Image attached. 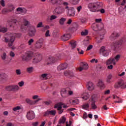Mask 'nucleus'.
<instances>
[{
	"instance_id": "obj_1",
	"label": "nucleus",
	"mask_w": 126,
	"mask_h": 126,
	"mask_svg": "<svg viewBox=\"0 0 126 126\" xmlns=\"http://www.w3.org/2000/svg\"><path fill=\"white\" fill-rule=\"evenodd\" d=\"M22 60L25 61V62H29L31 61L32 59L33 63H38L42 61V55L38 54L34 56V53L32 51H29L26 53L22 57Z\"/></svg>"
},
{
	"instance_id": "obj_2",
	"label": "nucleus",
	"mask_w": 126,
	"mask_h": 126,
	"mask_svg": "<svg viewBox=\"0 0 126 126\" xmlns=\"http://www.w3.org/2000/svg\"><path fill=\"white\" fill-rule=\"evenodd\" d=\"M49 1L51 2V3H58L59 4H63L64 5V8H65L66 12L68 13V16H74L75 15V11L74 10V8L69 7L68 6L69 4L67 2H64L63 0H49Z\"/></svg>"
},
{
	"instance_id": "obj_3",
	"label": "nucleus",
	"mask_w": 126,
	"mask_h": 126,
	"mask_svg": "<svg viewBox=\"0 0 126 126\" xmlns=\"http://www.w3.org/2000/svg\"><path fill=\"white\" fill-rule=\"evenodd\" d=\"M20 37H21V34L20 33H11L9 38L6 37L5 38L4 41L5 43H8V47H12V45H13V42H14V40H15V38H20Z\"/></svg>"
},
{
	"instance_id": "obj_4",
	"label": "nucleus",
	"mask_w": 126,
	"mask_h": 126,
	"mask_svg": "<svg viewBox=\"0 0 126 126\" xmlns=\"http://www.w3.org/2000/svg\"><path fill=\"white\" fill-rule=\"evenodd\" d=\"M98 31L102 32V34L100 35L99 38L100 39V41H98V43H101V41L104 39V35L106 34V30L104 29V24L103 23H98Z\"/></svg>"
},
{
	"instance_id": "obj_5",
	"label": "nucleus",
	"mask_w": 126,
	"mask_h": 126,
	"mask_svg": "<svg viewBox=\"0 0 126 126\" xmlns=\"http://www.w3.org/2000/svg\"><path fill=\"white\" fill-rule=\"evenodd\" d=\"M88 8L92 12H97L99 11L98 10V6H97V4L94 2H91L88 4Z\"/></svg>"
},
{
	"instance_id": "obj_6",
	"label": "nucleus",
	"mask_w": 126,
	"mask_h": 126,
	"mask_svg": "<svg viewBox=\"0 0 126 126\" xmlns=\"http://www.w3.org/2000/svg\"><path fill=\"white\" fill-rule=\"evenodd\" d=\"M60 58H56V57L50 56L49 57L47 61L45 63V64L47 65H49L50 64H53V63H55L57 61H58V59L60 60Z\"/></svg>"
},
{
	"instance_id": "obj_7",
	"label": "nucleus",
	"mask_w": 126,
	"mask_h": 126,
	"mask_svg": "<svg viewBox=\"0 0 126 126\" xmlns=\"http://www.w3.org/2000/svg\"><path fill=\"white\" fill-rule=\"evenodd\" d=\"M99 52L103 56V57H108L109 56V53L110 51L107 49L105 46H102L100 49Z\"/></svg>"
},
{
	"instance_id": "obj_8",
	"label": "nucleus",
	"mask_w": 126,
	"mask_h": 126,
	"mask_svg": "<svg viewBox=\"0 0 126 126\" xmlns=\"http://www.w3.org/2000/svg\"><path fill=\"white\" fill-rule=\"evenodd\" d=\"M64 9H65V8H64V6H63V7L58 6L56 8L55 11L56 14L61 15L64 12Z\"/></svg>"
},
{
	"instance_id": "obj_9",
	"label": "nucleus",
	"mask_w": 126,
	"mask_h": 126,
	"mask_svg": "<svg viewBox=\"0 0 126 126\" xmlns=\"http://www.w3.org/2000/svg\"><path fill=\"white\" fill-rule=\"evenodd\" d=\"M89 66H88V64L86 63H83L82 62L81 63V66L78 68L79 71H82L83 69L84 70H87L88 69Z\"/></svg>"
},
{
	"instance_id": "obj_10",
	"label": "nucleus",
	"mask_w": 126,
	"mask_h": 126,
	"mask_svg": "<svg viewBox=\"0 0 126 126\" xmlns=\"http://www.w3.org/2000/svg\"><path fill=\"white\" fill-rule=\"evenodd\" d=\"M56 113L57 112L56 110H48L44 112V117H48V116H53V117H55Z\"/></svg>"
},
{
	"instance_id": "obj_11",
	"label": "nucleus",
	"mask_w": 126,
	"mask_h": 126,
	"mask_svg": "<svg viewBox=\"0 0 126 126\" xmlns=\"http://www.w3.org/2000/svg\"><path fill=\"white\" fill-rule=\"evenodd\" d=\"M63 105V104L61 102L57 104V106H55V109H57L58 111V113L60 114H63V107H62V106Z\"/></svg>"
},
{
	"instance_id": "obj_12",
	"label": "nucleus",
	"mask_w": 126,
	"mask_h": 126,
	"mask_svg": "<svg viewBox=\"0 0 126 126\" xmlns=\"http://www.w3.org/2000/svg\"><path fill=\"white\" fill-rule=\"evenodd\" d=\"M27 118L28 120H33V119L35 118V113L32 111L28 112L27 115Z\"/></svg>"
},
{
	"instance_id": "obj_13",
	"label": "nucleus",
	"mask_w": 126,
	"mask_h": 126,
	"mask_svg": "<svg viewBox=\"0 0 126 126\" xmlns=\"http://www.w3.org/2000/svg\"><path fill=\"white\" fill-rule=\"evenodd\" d=\"M30 36H35L36 34V28L34 26H31L29 29Z\"/></svg>"
},
{
	"instance_id": "obj_14",
	"label": "nucleus",
	"mask_w": 126,
	"mask_h": 126,
	"mask_svg": "<svg viewBox=\"0 0 126 126\" xmlns=\"http://www.w3.org/2000/svg\"><path fill=\"white\" fill-rule=\"evenodd\" d=\"M87 88L90 91H92V90H94L95 88V86L94 85V84L91 82H89L86 84Z\"/></svg>"
},
{
	"instance_id": "obj_15",
	"label": "nucleus",
	"mask_w": 126,
	"mask_h": 126,
	"mask_svg": "<svg viewBox=\"0 0 126 126\" xmlns=\"http://www.w3.org/2000/svg\"><path fill=\"white\" fill-rule=\"evenodd\" d=\"M64 75L68 78H72V77H74L75 76L74 73L70 71H65L64 72Z\"/></svg>"
},
{
	"instance_id": "obj_16",
	"label": "nucleus",
	"mask_w": 126,
	"mask_h": 126,
	"mask_svg": "<svg viewBox=\"0 0 126 126\" xmlns=\"http://www.w3.org/2000/svg\"><path fill=\"white\" fill-rule=\"evenodd\" d=\"M67 68V63H64L59 65L57 67V69L59 71H60V70L65 69V68Z\"/></svg>"
},
{
	"instance_id": "obj_17",
	"label": "nucleus",
	"mask_w": 126,
	"mask_h": 126,
	"mask_svg": "<svg viewBox=\"0 0 126 126\" xmlns=\"http://www.w3.org/2000/svg\"><path fill=\"white\" fill-rule=\"evenodd\" d=\"M97 86L99 87L100 89H104L105 88V84L101 79H99L97 82Z\"/></svg>"
},
{
	"instance_id": "obj_18",
	"label": "nucleus",
	"mask_w": 126,
	"mask_h": 126,
	"mask_svg": "<svg viewBox=\"0 0 126 126\" xmlns=\"http://www.w3.org/2000/svg\"><path fill=\"white\" fill-rule=\"evenodd\" d=\"M106 64H114L115 65V64H116L115 59H114V58H109L106 62Z\"/></svg>"
},
{
	"instance_id": "obj_19",
	"label": "nucleus",
	"mask_w": 126,
	"mask_h": 126,
	"mask_svg": "<svg viewBox=\"0 0 126 126\" xmlns=\"http://www.w3.org/2000/svg\"><path fill=\"white\" fill-rule=\"evenodd\" d=\"M8 23H9L10 27H14L15 25H17L18 22L16 20H11V21H8Z\"/></svg>"
},
{
	"instance_id": "obj_20",
	"label": "nucleus",
	"mask_w": 126,
	"mask_h": 126,
	"mask_svg": "<svg viewBox=\"0 0 126 126\" xmlns=\"http://www.w3.org/2000/svg\"><path fill=\"white\" fill-rule=\"evenodd\" d=\"M70 34H64L63 36H62L61 39L63 41H67L70 38Z\"/></svg>"
},
{
	"instance_id": "obj_21",
	"label": "nucleus",
	"mask_w": 126,
	"mask_h": 126,
	"mask_svg": "<svg viewBox=\"0 0 126 126\" xmlns=\"http://www.w3.org/2000/svg\"><path fill=\"white\" fill-rule=\"evenodd\" d=\"M124 81L123 80H121L119 82L115 84V88H120V87L124 86Z\"/></svg>"
},
{
	"instance_id": "obj_22",
	"label": "nucleus",
	"mask_w": 126,
	"mask_h": 126,
	"mask_svg": "<svg viewBox=\"0 0 126 126\" xmlns=\"http://www.w3.org/2000/svg\"><path fill=\"white\" fill-rule=\"evenodd\" d=\"M61 94V95L63 97V98H65L68 96L67 91H66V90H65V89H62Z\"/></svg>"
},
{
	"instance_id": "obj_23",
	"label": "nucleus",
	"mask_w": 126,
	"mask_h": 126,
	"mask_svg": "<svg viewBox=\"0 0 126 126\" xmlns=\"http://www.w3.org/2000/svg\"><path fill=\"white\" fill-rule=\"evenodd\" d=\"M98 23H94L92 25V28L94 31H99V28Z\"/></svg>"
},
{
	"instance_id": "obj_24",
	"label": "nucleus",
	"mask_w": 126,
	"mask_h": 126,
	"mask_svg": "<svg viewBox=\"0 0 126 126\" xmlns=\"http://www.w3.org/2000/svg\"><path fill=\"white\" fill-rule=\"evenodd\" d=\"M17 12H21L22 13H26L27 12V10L25 8L18 7L16 9Z\"/></svg>"
},
{
	"instance_id": "obj_25",
	"label": "nucleus",
	"mask_w": 126,
	"mask_h": 126,
	"mask_svg": "<svg viewBox=\"0 0 126 126\" xmlns=\"http://www.w3.org/2000/svg\"><path fill=\"white\" fill-rule=\"evenodd\" d=\"M1 58L2 59V61H4V62H6L8 59V56L6 55V53L5 52L3 53L1 55Z\"/></svg>"
},
{
	"instance_id": "obj_26",
	"label": "nucleus",
	"mask_w": 126,
	"mask_h": 126,
	"mask_svg": "<svg viewBox=\"0 0 126 126\" xmlns=\"http://www.w3.org/2000/svg\"><path fill=\"white\" fill-rule=\"evenodd\" d=\"M90 97V95L88 93H85L82 94V98L84 100H87L88 99H89V97Z\"/></svg>"
},
{
	"instance_id": "obj_27",
	"label": "nucleus",
	"mask_w": 126,
	"mask_h": 126,
	"mask_svg": "<svg viewBox=\"0 0 126 126\" xmlns=\"http://www.w3.org/2000/svg\"><path fill=\"white\" fill-rule=\"evenodd\" d=\"M43 46V42H40L39 41L36 42L35 46L36 49H40V48H42Z\"/></svg>"
},
{
	"instance_id": "obj_28",
	"label": "nucleus",
	"mask_w": 126,
	"mask_h": 126,
	"mask_svg": "<svg viewBox=\"0 0 126 126\" xmlns=\"http://www.w3.org/2000/svg\"><path fill=\"white\" fill-rule=\"evenodd\" d=\"M91 107L93 110H95V109H97V105L95 104V101L93 100V99H92Z\"/></svg>"
},
{
	"instance_id": "obj_29",
	"label": "nucleus",
	"mask_w": 126,
	"mask_h": 126,
	"mask_svg": "<svg viewBox=\"0 0 126 126\" xmlns=\"http://www.w3.org/2000/svg\"><path fill=\"white\" fill-rule=\"evenodd\" d=\"M26 71L28 73H32L34 71V67L33 66L29 67L27 68Z\"/></svg>"
},
{
	"instance_id": "obj_30",
	"label": "nucleus",
	"mask_w": 126,
	"mask_h": 126,
	"mask_svg": "<svg viewBox=\"0 0 126 126\" xmlns=\"http://www.w3.org/2000/svg\"><path fill=\"white\" fill-rule=\"evenodd\" d=\"M5 79V74L3 73H0V83H1Z\"/></svg>"
},
{
	"instance_id": "obj_31",
	"label": "nucleus",
	"mask_w": 126,
	"mask_h": 126,
	"mask_svg": "<svg viewBox=\"0 0 126 126\" xmlns=\"http://www.w3.org/2000/svg\"><path fill=\"white\" fill-rule=\"evenodd\" d=\"M82 109L87 111L89 109V103H85L82 105Z\"/></svg>"
},
{
	"instance_id": "obj_32",
	"label": "nucleus",
	"mask_w": 126,
	"mask_h": 126,
	"mask_svg": "<svg viewBox=\"0 0 126 126\" xmlns=\"http://www.w3.org/2000/svg\"><path fill=\"white\" fill-rule=\"evenodd\" d=\"M26 102L29 104V105H35V102L34 100H31L29 98L26 99Z\"/></svg>"
},
{
	"instance_id": "obj_33",
	"label": "nucleus",
	"mask_w": 126,
	"mask_h": 126,
	"mask_svg": "<svg viewBox=\"0 0 126 126\" xmlns=\"http://www.w3.org/2000/svg\"><path fill=\"white\" fill-rule=\"evenodd\" d=\"M15 8L14 7V6H13V5H12V4H8V9L10 12L13 11V10H14Z\"/></svg>"
},
{
	"instance_id": "obj_34",
	"label": "nucleus",
	"mask_w": 126,
	"mask_h": 126,
	"mask_svg": "<svg viewBox=\"0 0 126 126\" xmlns=\"http://www.w3.org/2000/svg\"><path fill=\"white\" fill-rule=\"evenodd\" d=\"M69 44L71 45L72 49H74L76 47V41H75L72 40L70 42Z\"/></svg>"
},
{
	"instance_id": "obj_35",
	"label": "nucleus",
	"mask_w": 126,
	"mask_h": 126,
	"mask_svg": "<svg viewBox=\"0 0 126 126\" xmlns=\"http://www.w3.org/2000/svg\"><path fill=\"white\" fill-rule=\"evenodd\" d=\"M112 77H113V75L112 74H109L107 76V79H106V82L107 83H111L112 81H111V79H112Z\"/></svg>"
},
{
	"instance_id": "obj_36",
	"label": "nucleus",
	"mask_w": 126,
	"mask_h": 126,
	"mask_svg": "<svg viewBox=\"0 0 126 126\" xmlns=\"http://www.w3.org/2000/svg\"><path fill=\"white\" fill-rule=\"evenodd\" d=\"M66 20V19L64 18H61L59 20V23L60 25H63L64 24V22H65V21Z\"/></svg>"
},
{
	"instance_id": "obj_37",
	"label": "nucleus",
	"mask_w": 126,
	"mask_h": 126,
	"mask_svg": "<svg viewBox=\"0 0 126 126\" xmlns=\"http://www.w3.org/2000/svg\"><path fill=\"white\" fill-rule=\"evenodd\" d=\"M66 119L64 117H62V118L60 120L59 125L61 124H64L65 123Z\"/></svg>"
},
{
	"instance_id": "obj_38",
	"label": "nucleus",
	"mask_w": 126,
	"mask_h": 126,
	"mask_svg": "<svg viewBox=\"0 0 126 126\" xmlns=\"http://www.w3.org/2000/svg\"><path fill=\"white\" fill-rule=\"evenodd\" d=\"M19 89V87L18 85H12V91H15L16 90H18Z\"/></svg>"
},
{
	"instance_id": "obj_39",
	"label": "nucleus",
	"mask_w": 126,
	"mask_h": 126,
	"mask_svg": "<svg viewBox=\"0 0 126 126\" xmlns=\"http://www.w3.org/2000/svg\"><path fill=\"white\" fill-rule=\"evenodd\" d=\"M7 31V29L5 28H2L0 26V32H2L3 33H5Z\"/></svg>"
},
{
	"instance_id": "obj_40",
	"label": "nucleus",
	"mask_w": 126,
	"mask_h": 126,
	"mask_svg": "<svg viewBox=\"0 0 126 126\" xmlns=\"http://www.w3.org/2000/svg\"><path fill=\"white\" fill-rule=\"evenodd\" d=\"M77 51L79 55H83L84 54V51L80 48H77Z\"/></svg>"
},
{
	"instance_id": "obj_41",
	"label": "nucleus",
	"mask_w": 126,
	"mask_h": 126,
	"mask_svg": "<svg viewBox=\"0 0 126 126\" xmlns=\"http://www.w3.org/2000/svg\"><path fill=\"white\" fill-rule=\"evenodd\" d=\"M88 34V31L87 30H85V31H83L81 32L82 36H86Z\"/></svg>"
},
{
	"instance_id": "obj_42",
	"label": "nucleus",
	"mask_w": 126,
	"mask_h": 126,
	"mask_svg": "<svg viewBox=\"0 0 126 126\" xmlns=\"http://www.w3.org/2000/svg\"><path fill=\"white\" fill-rule=\"evenodd\" d=\"M112 47H114V48H118V46H119V43L118 41L113 43L111 44Z\"/></svg>"
},
{
	"instance_id": "obj_43",
	"label": "nucleus",
	"mask_w": 126,
	"mask_h": 126,
	"mask_svg": "<svg viewBox=\"0 0 126 126\" xmlns=\"http://www.w3.org/2000/svg\"><path fill=\"white\" fill-rule=\"evenodd\" d=\"M8 12H10L9 11V10H8V9L4 8L2 10V13H3V14H5V13H7Z\"/></svg>"
},
{
	"instance_id": "obj_44",
	"label": "nucleus",
	"mask_w": 126,
	"mask_h": 126,
	"mask_svg": "<svg viewBox=\"0 0 126 126\" xmlns=\"http://www.w3.org/2000/svg\"><path fill=\"white\" fill-rule=\"evenodd\" d=\"M120 36V34L118 32H114L112 33L111 35V37H113V38L115 37H119Z\"/></svg>"
},
{
	"instance_id": "obj_45",
	"label": "nucleus",
	"mask_w": 126,
	"mask_h": 126,
	"mask_svg": "<svg viewBox=\"0 0 126 126\" xmlns=\"http://www.w3.org/2000/svg\"><path fill=\"white\" fill-rule=\"evenodd\" d=\"M21 109V107H20V106H16L13 108V111H14V112H17V111L20 110Z\"/></svg>"
},
{
	"instance_id": "obj_46",
	"label": "nucleus",
	"mask_w": 126,
	"mask_h": 126,
	"mask_svg": "<svg viewBox=\"0 0 126 126\" xmlns=\"http://www.w3.org/2000/svg\"><path fill=\"white\" fill-rule=\"evenodd\" d=\"M15 72L17 75H20L21 74V70L20 69H16Z\"/></svg>"
},
{
	"instance_id": "obj_47",
	"label": "nucleus",
	"mask_w": 126,
	"mask_h": 126,
	"mask_svg": "<svg viewBox=\"0 0 126 126\" xmlns=\"http://www.w3.org/2000/svg\"><path fill=\"white\" fill-rule=\"evenodd\" d=\"M80 0H71V1L73 4H77Z\"/></svg>"
},
{
	"instance_id": "obj_48",
	"label": "nucleus",
	"mask_w": 126,
	"mask_h": 126,
	"mask_svg": "<svg viewBox=\"0 0 126 126\" xmlns=\"http://www.w3.org/2000/svg\"><path fill=\"white\" fill-rule=\"evenodd\" d=\"M6 90H7V91H12V85H10L6 87Z\"/></svg>"
},
{
	"instance_id": "obj_49",
	"label": "nucleus",
	"mask_w": 126,
	"mask_h": 126,
	"mask_svg": "<svg viewBox=\"0 0 126 126\" xmlns=\"http://www.w3.org/2000/svg\"><path fill=\"white\" fill-rule=\"evenodd\" d=\"M24 23L25 26H27V27H28V26H29V22L28 21H27L26 20H24Z\"/></svg>"
},
{
	"instance_id": "obj_50",
	"label": "nucleus",
	"mask_w": 126,
	"mask_h": 126,
	"mask_svg": "<svg viewBox=\"0 0 126 126\" xmlns=\"http://www.w3.org/2000/svg\"><path fill=\"white\" fill-rule=\"evenodd\" d=\"M0 4L3 7L5 6V1H4V0H1L0 1Z\"/></svg>"
},
{
	"instance_id": "obj_51",
	"label": "nucleus",
	"mask_w": 126,
	"mask_h": 126,
	"mask_svg": "<svg viewBox=\"0 0 126 126\" xmlns=\"http://www.w3.org/2000/svg\"><path fill=\"white\" fill-rule=\"evenodd\" d=\"M37 28H41L43 27V23L39 22L37 25Z\"/></svg>"
},
{
	"instance_id": "obj_52",
	"label": "nucleus",
	"mask_w": 126,
	"mask_h": 126,
	"mask_svg": "<svg viewBox=\"0 0 126 126\" xmlns=\"http://www.w3.org/2000/svg\"><path fill=\"white\" fill-rule=\"evenodd\" d=\"M88 118V116L87 115V113L86 112H85L83 115V119H84V120H85V119H87Z\"/></svg>"
},
{
	"instance_id": "obj_53",
	"label": "nucleus",
	"mask_w": 126,
	"mask_h": 126,
	"mask_svg": "<svg viewBox=\"0 0 126 126\" xmlns=\"http://www.w3.org/2000/svg\"><path fill=\"white\" fill-rule=\"evenodd\" d=\"M57 16L56 15H52L50 17L51 20H54L55 19H57Z\"/></svg>"
},
{
	"instance_id": "obj_54",
	"label": "nucleus",
	"mask_w": 126,
	"mask_h": 126,
	"mask_svg": "<svg viewBox=\"0 0 126 126\" xmlns=\"http://www.w3.org/2000/svg\"><path fill=\"white\" fill-rule=\"evenodd\" d=\"M50 31L47 30L45 33V37H50Z\"/></svg>"
},
{
	"instance_id": "obj_55",
	"label": "nucleus",
	"mask_w": 126,
	"mask_h": 126,
	"mask_svg": "<svg viewBox=\"0 0 126 126\" xmlns=\"http://www.w3.org/2000/svg\"><path fill=\"white\" fill-rule=\"evenodd\" d=\"M72 103H73V104H78V103H79V100L78 99H76L72 100Z\"/></svg>"
},
{
	"instance_id": "obj_56",
	"label": "nucleus",
	"mask_w": 126,
	"mask_h": 126,
	"mask_svg": "<svg viewBox=\"0 0 126 126\" xmlns=\"http://www.w3.org/2000/svg\"><path fill=\"white\" fill-rule=\"evenodd\" d=\"M33 42H34V40L33 39H30L28 42V44H29V46L32 45V43H33Z\"/></svg>"
},
{
	"instance_id": "obj_57",
	"label": "nucleus",
	"mask_w": 126,
	"mask_h": 126,
	"mask_svg": "<svg viewBox=\"0 0 126 126\" xmlns=\"http://www.w3.org/2000/svg\"><path fill=\"white\" fill-rule=\"evenodd\" d=\"M41 77H42V78H46L47 77V76H48V74H47V73L42 74L41 75Z\"/></svg>"
},
{
	"instance_id": "obj_58",
	"label": "nucleus",
	"mask_w": 126,
	"mask_h": 126,
	"mask_svg": "<svg viewBox=\"0 0 126 126\" xmlns=\"http://www.w3.org/2000/svg\"><path fill=\"white\" fill-rule=\"evenodd\" d=\"M9 55L10 56V57H12V58H14V57L15 56V54L12 51H11L10 52Z\"/></svg>"
},
{
	"instance_id": "obj_59",
	"label": "nucleus",
	"mask_w": 126,
	"mask_h": 126,
	"mask_svg": "<svg viewBox=\"0 0 126 126\" xmlns=\"http://www.w3.org/2000/svg\"><path fill=\"white\" fill-rule=\"evenodd\" d=\"M93 48V46L92 45H89L87 48V51H90Z\"/></svg>"
},
{
	"instance_id": "obj_60",
	"label": "nucleus",
	"mask_w": 126,
	"mask_h": 126,
	"mask_svg": "<svg viewBox=\"0 0 126 126\" xmlns=\"http://www.w3.org/2000/svg\"><path fill=\"white\" fill-rule=\"evenodd\" d=\"M19 86L20 87H22V86H23V85H24V81H21V82H20L19 83H18Z\"/></svg>"
},
{
	"instance_id": "obj_61",
	"label": "nucleus",
	"mask_w": 126,
	"mask_h": 126,
	"mask_svg": "<svg viewBox=\"0 0 126 126\" xmlns=\"http://www.w3.org/2000/svg\"><path fill=\"white\" fill-rule=\"evenodd\" d=\"M32 126H37L38 125H39V122H33L32 123Z\"/></svg>"
},
{
	"instance_id": "obj_62",
	"label": "nucleus",
	"mask_w": 126,
	"mask_h": 126,
	"mask_svg": "<svg viewBox=\"0 0 126 126\" xmlns=\"http://www.w3.org/2000/svg\"><path fill=\"white\" fill-rule=\"evenodd\" d=\"M43 103L45 104L47 106H49L50 104H51V101H44Z\"/></svg>"
},
{
	"instance_id": "obj_63",
	"label": "nucleus",
	"mask_w": 126,
	"mask_h": 126,
	"mask_svg": "<svg viewBox=\"0 0 126 126\" xmlns=\"http://www.w3.org/2000/svg\"><path fill=\"white\" fill-rule=\"evenodd\" d=\"M48 29H50V26H45L43 27L44 30H48Z\"/></svg>"
},
{
	"instance_id": "obj_64",
	"label": "nucleus",
	"mask_w": 126,
	"mask_h": 126,
	"mask_svg": "<svg viewBox=\"0 0 126 126\" xmlns=\"http://www.w3.org/2000/svg\"><path fill=\"white\" fill-rule=\"evenodd\" d=\"M120 58H121V56L120 55H117L115 57L114 60H117V61L120 60Z\"/></svg>"
}]
</instances>
